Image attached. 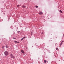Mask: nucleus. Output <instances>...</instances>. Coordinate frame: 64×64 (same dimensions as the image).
Listing matches in <instances>:
<instances>
[{"label":"nucleus","mask_w":64,"mask_h":64,"mask_svg":"<svg viewBox=\"0 0 64 64\" xmlns=\"http://www.w3.org/2000/svg\"><path fill=\"white\" fill-rule=\"evenodd\" d=\"M18 33H19V32H20V31H18Z\"/></svg>","instance_id":"nucleus-21"},{"label":"nucleus","mask_w":64,"mask_h":64,"mask_svg":"<svg viewBox=\"0 0 64 64\" xmlns=\"http://www.w3.org/2000/svg\"><path fill=\"white\" fill-rule=\"evenodd\" d=\"M58 48H56V50H58Z\"/></svg>","instance_id":"nucleus-14"},{"label":"nucleus","mask_w":64,"mask_h":64,"mask_svg":"<svg viewBox=\"0 0 64 64\" xmlns=\"http://www.w3.org/2000/svg\"><path fill=\"white\" fill-rule=\"evenodd\" d=\"M10 58H13V59H14V58H15V57L12 54H10Z\"/></svg>","instance_id":"nucleus-2"},{"label":"nucleus","mask_w":64,"mask_h":64,"mask_svg":"<svg viewBox=\"0 0 64 64\" xmlns=\"http://www.w3.org/2000/svg\"><path fill=\"white\" fill-rule=\"evenodd\" d=\"M22 7L23 8H26V6H22Z\"/></svg>","instance_id":"nucleus-5"},{"label":"nucleus","mask_w":64,"mask_h":64,"mask_svg":"<svg viewBox=\"0 0 64 64\" xmlns=\"http://www.w3.org/2000/svg\"><path fill=\"white\" fill-rule=\"evenodd\" d=\"M32 34H33V32H31V36H32Z\"/></svg>","instance_id":"nucleus-10"},{"label":"nucleus","mask_w":64,"mask_h":64,"mask_svg":"<svg viewBox=\"0 0 64 64\" xmlns=\"http://www.w3.org/2000/svg\"><path fill=\"white\" fill-rule=\"evenodd\" d=\"M3 14H4V15H5V14L4 13Z\"/></svg>","instance_id":"nucleus-25"},{"label":"nucleus","mask_w":64,"mask_h":64,"mask_svg":"<svg viewBox=\"0 0 64 64\" xmlns=\"http://www.w3.org/2000/svg\"><path fill=\"white\" fill-rule=\"evenodd\" d=\"M23 40V38H22L21 39V41H22V40Z\"/></svg>","instance_id":"nucleus-16"},{"label":"nucleus","mask_w":64,"mask_h":64,"mask_svg":"<svg viewBox=\"0 0 64 64\" xmlns=\"http://www.w3.org/2000/svg\"><path fill=\"white\" fill-rule=\"evenodd\" d=\"M17 42V43L18 44V43H19V42Z\"/></svg>","instance_id":"nucleus-20"},{"label":"nucleus","mask_w":64,"mask_h":64,"mask_svg":"<svg viewBox=\"0 0 64 64\" xmlns=\"http://www.w3.org/2000/svg\"><path fill=\"white\" fill-rule=\"evenodd\" d=\"M60 12V13H62V10H60L59 11Z\"/></svg>","instance_id":"nucleus-6"},{"label":"nucleus","mask_w":64,"mask_h":64,"mask_svg":"<svg viewBox=\"0 0 64 64\" xmlns=\"http://www.w3.org/2000/svg\"><path fill=\"white\" fill-rule=\"evenodd\" d=\"M7 16L8 17V15H7Z\"/></svg>","instance_id":"nucleus-24"},{"label":"nucleus","mask_w":64,"mask_h":64,"mask_svg":"<svg viewBox=\"0 0 64 64\" xmlns=\"http://www.w3.org/2000/svg\"><path fill=\"white\" fill-rule=\"evenodd\" d=\"M44 63H46V61L45 60H44Z\"/></svg>","instance_id":"nucleus-9"},{"label":"nucleus","mask_w":64,"mask_h":64,"mask_svg":"<svg viewBox=\"0 0 64 64\" xmlns=\"http://www.w3.org/2000/svg\"><path fill=\"white\" fill-rule=\"evenodd\" d=\"M62 45V43H61L60 45V46H61Z\"/></svg>","instance_id":"nucleus-18"},{"label":"nucleus","mask_w":64,"mask_h":64,"mask_svg":"<svg viewBox=\"0 0 64 64\" xmlns=\"http://www.w3.org/2000/svg\"><path fill=\"white\" fill-rule=\"evenodd\" d=\"M19 6H20L19 5H18V6H17V7H19Z\"/></svg>","instance_id":"nucleus-13"},{"label":"nucleus","mask_w":64,"mask_h":64,"mask_svg":"<svg viewBox=\"0 0 64 64\" xmlns=\"http://www.w3.org/2000/svg\"><path fill=\"white\" fill-rule=\"evenodd\" d=\"M26 38V37L25 36H24L23 38V39H25V38Z\"/></svg>","instance_id":"nucleus-12"},{"label":"nucleus","mask_w":64,"mask_h":64,"mask_svg":"<svg viewBox=\"0 0 64 64\" xmlns=\"http://www.w3.org/2000/svg\"><path fill=\"white\" fill-rule=\"evenodd\" d=\"M21 52L23 54H24L25 53V52H24V51L23 50H21Z\"/></svg>","instance_id":"nucleus-3"},{"label":"nucleus","mask_w":64,"mask_h":64,"mask_svg":"<svg viewBox=\"0 0 64 64\" xmlns=\"http://www.w3.org/2000/svg\"><path fill=\"white\" fill-rule=\"evenodd\" d=\"M46 62H47V63H48V61H46Z\"/></svg>","instance_id":"nucleus-23"},{"label":"nucleus","mask_w":64,"mask_h":64,"mask_svg":"<svg viewBox=\"0 0 64 64\" xmlns=\"http://www.w3.org/2000/svg\"><path fill=\"white\" fill-rule=\"evenodd\" d=\"M13 39H16V38H13Z\"/></svg>","instance_id":"nucleus-15"},{"label":"nucleus","mask_w":64,"mask_h":64,"mask_svg":"<svg viewBox=\"0 0 64 64\" xmlns=\"http://www.w3.org/2000/svg\"><path fill=\"white\" fill-rule=\"evenodd\" d=\"M36 8H38V6H36Z\"/></svg>","instance_id":"nucleus-11"},{"label":"nucleus","mask_w":64,"mask_h":64,"mask_svg":"<svg viewBox=\"0 0 64 64\" xmlns=\"http://www.w3.org/2000/svg\"><path fill=\"white\" fill-rule=\"evenodd\" d=\"M6 48H8V46L6 45Z\"/></svg>","instance_id":"nucleus-7"},{"label":"nucleus","mask_w":64,"mask_h":64,"mask_svg":"<svg viewBox=\"0 0 64 64\" xmlns=\"http://www.w3.org/2000/svg\"><path fill=\"white\" fill-rule=\"evenodd\" d=\"M14 26L16 27V26L15 25Z\"/></svg>","instance_id":"nucleus-26"},{"label":"nucleus","mask_w":64,"mask_h":64,"mask_svg":"<svg viewBox=\"0 0 64 64\" xmlns=\"http://www.w3.org/2000/svg\"><path fill=\"white\" fill-rule=\"evenodd\" d=\"M63 41H62L61 42V43H63Z\"/></svg>","instance_id":"nucleus-17"},{"label":"nucleus","mask_w":64,"mask_h":64,"mask_svg":"<svg viewBox=\"0 0 64 64\" xmlns=\"http://www.w3.org/2000/svg\"><path fill=\"white\" fill-rule=\"evenodd\" d=\"M2 48H3V49H4V46H3L2 47Z\"/></svg>","instance_id":"nucleus-19"},{"label":"nucleus","mask_w":64,"mask_h":64,"mask_svg":"<svg viewBox=\"0 0 64 64\" xmlns=\"http://www.w3.org/2000/svg\"><path fill=\"white\" fill-rule=\"evenodd\" d=\"M14 43H17V41H14Z\"/></svg>","instance_id":"nucleus-8"},{"label":"nucleus","mask_w":64,"mask_h":64,"mask_svg":"<svg viewBox=\"0 0 64 64\" xmlns=\"http://www.w3.org/2000/svg\"><path fill=\"white\" fill-rule=\"evenodd\" d=\"M26 48V49H27V48Z\"/></svg>","instance_id":"nucleus-27"},{"label":"nucleus","mask_w":64,"mask_h":64,"mask_svg":"<svg viewBox=\"0 0 64 64\" xmlns=\"http://www.w3.org/2000/svg\"><path fill=\"white\" fill-rule=\"evenodd\" d=\"M42 14H43V13L42 12H40L39 13V14H40V15H42Z\"/></svg>","instance_id":"nucleus-4"},{"label":"nucleus","mask_w":64,"mask_h":64,"mask_svg":"<svg viewBox=\"0 0 64 64\" xmlns=\"http://www.w3.org/2000/svg\"><path fill=\"white\" fill-rule=\"evenodd\" d=\"M33 47V46H32V47Z\"/></svg>","instance_id":"nucleus-28"},{"label":"nucleus","mask_w":64,"mask_h":64,"mask_svg":"<svg viewBox=\"0 0 64 64\" xmlns=\"http://www.w3.org/2000/svg\"><path fill=\"white\" fill-rule=\"evenodd\" d=\"M4 54L6 56H8L9 55V53H8V52L7 51H6L4 52Z\"/></svg>","instance_id":"nucleus-1"},{"label":"nucleus","mask_w":64,"mask_h":64,"mask_svg":"<svg viewBox=\"0 0 64 64\" xmlns=\"http://www.w3.org/2000/svg\"><path fill=\"white\" fill-rule=\"evenodd\" d=\"M8 22L9 21V18H8Z\"/></svg>","instance_id":"nucleus-22"}]
</instances>
